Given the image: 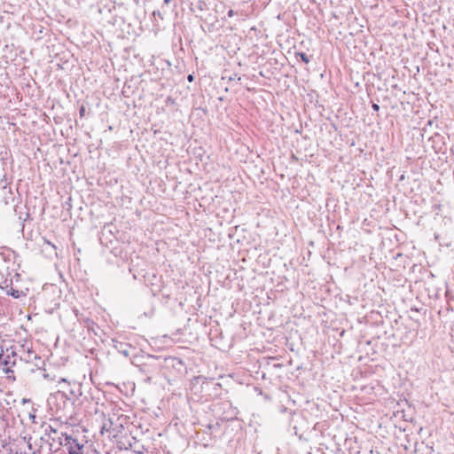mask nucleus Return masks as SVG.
<instances>
[{
    "label": "nucleus",
    "mask_w": 454,
    "mask_h": 454,
    "mask_svg": "<svg viewBox=\"0 0 454 454\" xmlns=\"http://www.w3.org/2000/svg\"><path fill=\"white\" fill-rule=\"evenodd\" d=\"M59 443L63 447L67 448L68 454H80V450L83 447V445L81 444L77 439L73 438L67 433H61V436L59 437Z\"/></svg>",
    "instance_id": "1"
},
{
    "label": "nucleus",
    "mask_w": 454,
    "mask_h": 454,
    "mask_svg": "<svg viewBox=\"0 0 454 454\" xmlns=\"http://www.w3.org/2000/svg\"><path fill=\"white\" fill-rule=\"evenodd\" d=\"M16 362L17 359L14 353H12V357L10 356H7L6 357H4L3 356H0V366H2L3 371L6 373L12 372L11 368L16 365Z\"/></svg>",
    "instance_id": "2"
},
{
    "label": "nucleus",
    "mask_w": 454,
    "mask_h": 454,
    "mask_svg": "<svg viewBox=\"0 0 454 454\" xmlns=\"http://www.w3.org/2000/svg\"><path fill=\"white\" fill-rule=\"evenodd\" d=\"M30 371L32 372H35V369L34 368H31ZM35 372H38V374L42 375L44 379H48V380H54L53 378H51L50 375L48 373L45 372V370H42L41 368H36Z\"/></svg>",
    "instance_id": "3"
},
{
    "label": "nucleus",
    "mask_w": 454,
    "mask_h": 454,
    "mask_svg": "<svg viewBox=\"0 0 454 454\" xmlns=\"http://www.w3.org/2000/svg\"><path fill=\"white\" fill-rule=\"evenodd\" d=\"M297 56H299L301 59L306 64L310 61V58L304 52H298Z\"/></svg>",
    "instance_id": "4"
},
{
    "label": "nucleus",
    "mask_w": 454,
    "mask_h": 454,
    "mask_svg": "<svg viewBox=\"0 0 454 454\" xmlns=\"http://www.w3.org/2000/svg\"><path fill=\"white\" fill-rule=\"evenodd\" d=\"M8 294H11L12 296H13L14 298H19L20 296V294H22V292L19 291V290H14L12 288V291L8 292Z\"/></svg>",
    "instance_id": "5"
},
{
    "label": "nucleus",
    "mask_w": 454,
    "mask_h": 454,
    "mask_svg": "<svg viewBox=\"0 0 454 454\" xmlns=\"http://www.w3.org/2000/svg\"><path fill=\"white\" fill-rule=\"evenodd\" d=\"M372 109L374 111H379L380 110V106L376 103H373L372 106Z\"/></svg>",
    "instance_id": "6"
},
{
    "label": "nucleus",
    "mask_w": 454,
    "mask_h": 454,
    "mask_svg": "<svg viewBox=\"0 0 454 454\" xmlns=\"http://www.w3.org/2000/svg\"><path fill=\"white\" fill-rule=\"evenodd\" d=\"M187 80L192 82L194 81V75L193 74H188Z\"/></svg>",
    "instance_id": "7"
},
{
    "label": "nucleus",
    "mask_w": 454,
    "mask_h": 454,
    "mask_svg": "<svg viewBox=\"0 0 454 454\" xmlns=\"http://www.w3.org/2000/svg\"><path fill=\"white\" fill-rule=\"evenodd\" d=\"M234 15H235V12H234L233 10H230V11L228 12V16H229V17H232V16H234Z\"/></svg>",
    "instance_id": "8"
},
{
    "label": "nucleus",
    "mask_w": 454,
    "mask_h": 454,
    "mask_svg": "<svg viewBox=\"0 0 454 454\" xmlns=\"http://www.w3.org/2000/svg\"><path fill=\"white\" fill-rule=\"evenodd\" d=\"M153 14V16H159V17H160V18H161V15H160V11H154Z\"/></svg>",
    "instance_id": "9"
},
{
    "label": "nucleus",
    "mask_w": 454,
    "mask_h": 454,
    "mask_svg": "<svg viewBox=\"0 0 454 454\" xmlns=\"http://www.w3.org/2000/svg\"><path fill=\"white\" fill-rule=\"evenodd\" d=\"M84 111H85V110H84V107H82V108L80 109V114H81V115H82V114H83Z\"/></svg>",
    "instance_id": "10"
},
{
    "label": "nucleus",
    "mask_w": 454,
    "mask_h": 454,
    "mask_svg": "<svg viewBox=\"0 0 454 454\" xmlns=\"http://www.w3.org/2000/svg\"><path fill=\"white\" fill-rule=\"evenodd\" d=\"M170 1H171V0H164V3H165L166 4H168L170 3Z\"/></svg>",
    "instance_id": "11"
},
{
    "label": "nucleus",
    "mask_w": 454,
    "mask_h": 454,
    "mask_svg": "<svg viewBox=\"0 0 454 454\" xmlns=\"http://www.w3.org/2000/svg\"><path fill=\"white\" fill-rule=\"evenodd\" d=\"M123 354L128 356H129V352L127 350L123 351Z\"/></svg>",
    "instance_id": "12"
},
{
    "label": "nucleus",
    "mask_w": 454,
    "mask_h": 454,
    "mask_svg": "<svg viewBox=\"0 0 454 454\" xmlns=\"http://www.w3.org/2000/svg\"><path fill=\"white\" fill-rule=\"evenodd\" d=\"M134 3H135L136 4H139V0H134Z\"/></svg>",
    "instance_id": "13"
},
{
    "label": "nucleus",
    "mask_w": 454,
    "mask_h": 454,
    "mask_svg": "<svg viewBox=\"0 0 454 454\" xmlns=\"http://www.w3.org/2000/svg\"><path fill=\"white\" fill-rule=\"evenodd\" d=\"M62 381H63V382H67V380H66L65 379H61V380H59V382H62Z\"/></svg>",
    "instance_id": "14"
},
{
    "label": "nucleus",
    "mask_w": 454,
    "mask_h": 454,
    "mask_svg": "<svg viewBox=\"0 0 454 454\" xmlns=\"http://www.w3.org/2000/svg\"><path fill=\"white\" fill-rule=\"evenodd\" d=\"M137 454H143V452H140V451H139V452H137Z\"/></svg>",
    "instance_id": "15"
}]
</instances>
